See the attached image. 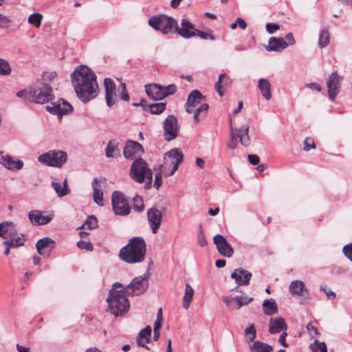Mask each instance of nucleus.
<instances>
[{
  "label": "nucleus",
  "mask_w": 352,
  "mask_h": 352,
  "mask_svg": "<svg viewBox=\"0 0 352 352\" xmlns=\"http://www.w3.org/2000/svg\"><path fill=\"white\" fill-rule=\"evenodd\" d=\"M222 300L230 310H238L241 307L250 302L253 298H249L247 295L236 296V297L223 296Z\"/></svg>",
  "instance_id": "f8f14e48"
},
{
  "label": "nucleus",
  "mask_w": 352,
  "mask_h": 352,
  "mask_svg": "<svg viewBox=\"0 0 352 352\" xmlns=\"http://www.w3.org/2000/svg\"><path fill=\"white\" fill-rule=\"evenodd\" d=\"M204 96L197 90L192 91L188 95L187 102L186 104V111L191 113L193 109L197 107L203 100Z\"/></svg>",
  "instance_id": "412c9836"
},
{
  "label": "nucleus",
  "mask_w": 352,
  "mask_h": 352,
  "mask_svg": "<svg viewBox=\"0 0 352 352\" xmlns=\"http://www.w3.org/2000/svg\"><path fill=\"white\" fill-rule=\"evenodd\" d=\"M315 148H316V145H315L314 139L311 138H309V137L306 138L305 140H304L303 150L306 151H309L311 149Z\"/></svg>",
  "instance_id": "864d4df0"
},
{
  "label": "nucleus",
  "mask_w": 352,
  "mask_h": 352,
  "mask_svg": "<svg viewBox=\"0 0 352 352\" xmlns=\"http://www.w3.org/2000/svg\"><path fill=\"white\" fill-rule=\"evenodd\" d=\"M197 32V30L195 28L194 24L186 19L182 20L180 28L177 24L175 28V32L184 38L196 36Z\"/></svg>",
  "instance_id": "2eb2a0df"
},
{
  "label": "nucleus",
  "mask_w": 352,
  "mask_h": 352,
  "mask_svg": "<svg viewBox=\"0 0 352 352\" xmlns=\"http://www.w3.org/2000/svg\"><path fill=\"white\" fill-rule=\"evenodd\" d=\"M71 78L76 95L82 102L87 103L98 96L96 75L88 67L78 66L72 73Z\"/></svg>",
  "instance_id": "f257e3e1"
},
{
  "label": "nucleus",
  "mask_w": 352,
  "mask_h": 352,
  "mask_svg": "<svg viewBox=\"0 0 352 352\" xmlns=\"http://www.w3.org/2000/svg\"><path fill=\"white\" fill-rule=\"evenodd\" d=\"M213 241L221 255L225 257H231L233 255L234 250L223 236L217 234L214 236Z\"/></svg>",
  "instance_id": "dca6fc26"
},
{
  "label": "nucleus",
  "mask_w": 352,
  "mask_h": 352,
  "mask_svg": "<svg viewBox=\"0 0 352 352\" xmlns=\"http://www.w3.org/2000/svg\"><path fill=\"white\" fill-rule=\"evenodd\" d=\"M164 140L170 142L175 140L179 133L177 119L173 115H169L163 123Z\"/></svg>",
  "instance_id": "9d476101"
},
{
  "label": "nucleus",
  "mask_w": 352,
  "mask_h": 352,
  "mask_svg": "<svg viewBox=\"0 0 352 352\" xmlns=\"http://www.w3.org/2000/svg\"><path fill=\"white\" fill-rule=\"evenodd\" d=\"M42 18L43 15L41 14L34 13L29 16L28 21L36 28H39L41 26Z\"/></svg>",
  "instance_id": "49530a36"
},
{
  "label": "nucleus",
  "mask_w": 352,
  "mask_h": 352,
  "mask_svg": "<svg viewBox=\"0 0 352 352\" xmlns=\"http://www.w3.org/2000/svg\"><path fill=\"white\" fill-rule=\"evenodd\" d=\"M52 186L59 197H64L68 193L67 179H65L63 182L61 183L59 179L55 178L52 182Z\"/></svg>",
  "instance_id": "c85d7f7f"
},
{
  "label": "nucleus",
  "mask_w": 352,
  "mask_h": 352,
  "mask_svg": "<svg viewBox=\"0 0 352 352\" xmlns=\"http://www.w3.org/2000/svg\"><path fill=\"white\" fill-rule=\"evenodd\" d=\"M144 109L148 108L152 114H160L166 109V103L160 102L149 104L144 107Z\"/></svg>",
  "instance_id": "a19ab883"
},
{
  "label": "nucleus",
  "mask_w": 352,
  "mask_h": 352,
  "mask_svg": "<svg viewBox=\"0 0 352 352\" xmlns=\"http://www.w3.org/2000/svg\"><path fill=\"white\" fill-rule=\"evenodd\" d=\"M17 230L12 221H3L0 223V236L5 239L15 237Z\"/></svg>",
  "instance_id": "393cba45"
},
{
  "label": "nucleus",
  "mask_w": 352,
  "mask_h": 352,
  "mask_svg": "<svg viewBox=\"0 0 352 352\" xmlns=\"http://www.w3.org/2000/svg\"><path fill=\"white\" fill-rule=\"evenodd\" d=\"M164 94H165L166 97L169 95L174 94L177 91V86L175 84H170L168 86L164 87Z\"/></svg>",
  "instance_id": "4d7b16f0"
},
{
  "label": "nucleus",
  "mask_w": 352,
  "mask_h": 352,
  "mask_svg": "<svg viewBox=\"0 0 352 352\" xmlns=\"http://www.w3.org/2000/svg\"><path fill=\"white\" fill-rule=\"evenodd\" d=\"M258 87L261 95L265 100H269L272 98L271 84L267 79L261 78L258 80Z\"/></svg>",
  "instance_id": "7c9ffc66"
},
{
  "label": "nucleus",
  "mask_w": 352,
  "mask_h": 352,
  "mask_svg": "<svg viewBox=\"0 0 352 352\" xmlns=\"http://www.w3.org/2000/svg\"><path fill=\"white\" fill-rule=\"evenodd\" d=\"M118 144V142L116 140H111L107 143L105 148V155L107 157H116L120 155Z\"/></svg>",
  "instance_id": "473e14b6"
},
{
  "label": "nucleus",
  "mask_w": 352,
  "mask_h": 352,
  "mask_svg": "<svg viewBox=\"0 0 352 352\" xmlns=\"http://www.w3.org/2000/svg\"><path fill=\"white\" fill-rule=\"evenodd\" d=\"M230 83V78L224 74H221L219 76L218 81L214 84V89L220 96H223L224 94L223 87Z\"/></svg>",
  "instance_id": "72a5a7b5"
},
{
  "label": "nucleus",
  "mask_w": 352,
  "mask_h": 352,
  "mask_svg": "<svg viewBox=\"0 0 352 352\" xmlns=\"http://www.w3.org/2000/svg\"><path fill=\"white\" fill-rule=\"evenodd\" d=\"M342 78L336 72H333L328 78L327 85L329 97L333 100L340 90Z\"/></svg>",
  "instance_id": "4468645a"
},
{
  "label": "nucleus",
  "mask_w": 352,
  "mask_h": 352,
  "mask_svg": "<svg viewBox=\"0 0 352 352\" xmlns=\"http://www.w3.org/2000/svg\"><path fill=\"white\" fill-rule=\"evenodd\" d=\"M288 46L283 38L271 37L268 41V45L265 50L268 52H281Z\"/></svg>",
  "instance_id": "a878e982"
},
{
  "label": "nucleus",
  "mask_w": 352,
  "mask_h": 352,
  "mask_svg": "<svg viewBox=\"0 0 352 352\" xmlns=\"http://www.w3.org/2000/svg\"><path fill=\"white\" fill-rule=\"evenodd\" d=\"M12 72V67L8 60L0 58V75L7 76Z\"/></svg>",
  "instance_id": "c03bdc74"
},
{
  "label": "nucleus",
  "mask_w": 352,
  "mask_h": 352,
  "mask_svg": "<svg viewBox=\"0 0 352 352\" xmlns=\"http://www.w3.org/2000/svg\"><path fill=\"white\" fill-rule=\"evenodd\" d=\"M250 349L252 352H271L273 351V347L271 345L260 341H255L250 346Z\"/></svg>",
  "instance_id": "4c0bfd02"
},
{
  "label": "nucleus",
  "mask_w": 352,
  "mask_h": 352,
  "mask_svg": "<svg viewBox=\"0 0 352 352\" xmlns=\"http://www.w3.org/2000/svg\"><path fill=\"white\" fill-rule=\"evenodd\" d=\"M231 138H230V142H228V146L231 149H234L236 147V145H237V143H236V136H235V134L234 133V129L232 127H231Z\"/></svg>",
  "instance_id": "052dcab7"
},
{
  "label": "nucleus",
  "mask_w": 352,
  "mask_h": 352,
  "mask_svg": "<svg viewBox=\"0 0 352 352\" xmlns=\"http://www.w3.org/2000/svg\"><path fill=\"white\" fill-rule=\"evenodd\" d=\"M193 296L194 289L189 284H186L185 292L183 297V307L185 309H188L189 308Z\"/></svg>",
  "instance_id": "ea45409f"
},
{
  "label": "nucleus",
  "mask_w": 352,
  "mask_h": 352,
  "mask_svg": "<svg viewBox=\"0 0 352 352\" xmlns=\"http://www.w3.org/2000/svg\"><path fill=\"white\" fill-rule=\"evenodd\" d=\"M198 243L204 247L207 245V240L205 236L203 235L202 232L198 235Z\"/></svg>",
  "instance_id": "774afa93"
},
{
  "label": "nucleus",
  "mask_w": 352,
  "mask_h": 352,
  "mask_svg": "<svg viewBox=\"0 0 352 352\" xmlns=\"http://www.w3.org/2000/svg\"><path fill=\"white\" fill-rule=\"evenodd\" d=\"M0 164L6 168L16 171L23 168L24 163L21 160H14L10 155H3V151H0Z\"/></svg>",
  "instance_id": "f3484780"
},
{
  "label": "nucleus",
  "mask_w": 352,
  "mask_h": 352,
  "mask_svg": "<svg viewBox=\"0 0 352 352\" xmlns=\"http://www.w3.org/2000/svg\"><path fill=\"white\" fill-rule=\"evenodd\" d=\"M54 98L52 87L45 82L41 83L30 91V100L39 104L49 102Z\"/></svg>",
  "instance_id": "6e6552de"
},
{
  "label": "nucleus",
  "mask_w": 352,
  "mask_h": 352,
  "mask_svg": "<svg viewBox=\"0 0 352 352\" xmlns=\"http://www.w3.org/2000/svg\"><path fill=\"white\" fill-rule=\"evenodd\" d=\"M263 312L267 316H272L278 311L277 305L272 298L264 300L263 303Z\"/></svg>",
  "instance_id": "e433bc0d"
},
{
  "label": "nucleus",
  "mask_w": 352,
  "mask_h": 352,
  "mask_svg": "<svg viewBox=\"0 0 352 352\" xmlns=\"http://www.w3.org/2000/svg\"><path fill=\"white\" fill-rule=\"evenodd\" d=\"M133 208L137 212H142L144 209L143 199L140 195H135L133 199Z\"/></svg>",
  "instance_id": "a18cd8bd"
},
{
  "label": "nucleus",
  "mask_w": 352,
  "mask_h": 352,
  "mask_svg": "<svg viewBox=\"0 0 352 352\" xmlns=\"http://www.w3.org/2000/svg\"><path fill=\"white\" fill-rule=\"evenodd\" d=\"M45 109L48 112L57 115L67 114L73 110L72 105L62 98L47 105Z\"/></svg>",
  "instance_id": "ddd939ff"
},
{
  "label": "nucleus",
  "mask_w": 352,
  "mask_h": 352,
  "mask_svg": "<svg viewBox=\"0 0 352 352\" xmlns=\"http://www.w3.org/2000/svg\"><path fill=\"white\" fill-rule=\"evenodd\" d=\"M144 148L139 142L127 140L124 148V156L126 159H133L137 155H141Z\"/></svg>",
  "instance_id": "6ab92c4d"
},
{
  "label": "nucleus",
  "mask_w": 352,
  "mask_h": 352,
  "mask_svg": "<svg viewBox=\"0 0 352 352\" xmlns=\"http://www.w3.org/2000/svg\"><path fill=\"white\" fill-rule=\"evenodd\" d=\"M248 126L243 129H234L235 136L239 138L241 144L245 146H248L250 144V139L248 135Z\"/></svg>",
  "instance_id": "2f4dec72"
},
{
  "label": "nucleus",
  "mask_w": 352,
  "mask_h": 352,
  "mask_svg": "<svg viewBox=\"0 0 352 352\" xmlns=\"http://www.w3.org/2000/svg\"><path fill=\"white\" fill-rule=\"evenodd\" d=\"M148 287V279L146 276L134 278L129 285L126 286V293L129 295L138 296L144 293Z\"/></svg>",
  "instance_id": "9b49d317"
},
{
  "label": "nucleus",
  "mask_w": 352,
  "mask_h": 352,
  "mask_svg": "<svg viewBox=\"0 0 352 352\" xmlns=\"http://www.w3.org/2000/svg\"><path fill=\"white\" fill-rule=\"evenodd\" d=\"M320 290L324 292L329 298L334 299L336 298V294L332 291L327 290L326 285H321Z\"/></svg>",
  "instance_id": "69168bd1"
},
{
  "label": "nucleus",
  "mask_w": 352,
  "mask_h": 352,
  "mask_svg": "<svg viewBox=\"0 0 352 352\" xmlns=\"http://www.w3.org/2000/svg\"><path fill=\"white\" fill-rule=\"evenodd\" d=\"M279 29V25L274 23H270L266 25V30L270 34H274Z\"/></svg>",
  "instance_id": "e2e57ef3"
},
{
  "label": "nucleus",
  "mask_w": 352,
  "mask_h": 352,
  "mask_svg": "<svg viewBox=\"0 0 352 352\" xmlns=\"http://www.w3.org/2000/svg\"><path fill=\"white\" fill-rule=\"evenodd\" d=\"M287 325L282 318H272L270 320L269 331L272 334L278 333L281 331H286Z\"/></svg>",
  "instance_id": "bb28decb"
},
{
  "label": "nucleus",
  "mask_w": 352,
  "mask_h": 352,
  "mask_svg": "<svg viewBox=\"0 0 352 352\" xmlns=\"http://www.w3.org/2000/svg\"><path fill=\"white\" fill-rule=\"evenodd\" d=\"M184 155L181 150L175 148L166 153L164 157V164L160 166L164 170V176L169 177L173 175L178 169L182 164Z\"/></svg>",
  "instance_id": "39448f33"
},
{
  "label": "nucleus",
  "mask_w": 352,
  "mask_h": 352,
  "mask_svg": "<svg viewBox=\"0 0 352 352\" xmlns=\"http://www.w3.org/2000/svg\"><path fill=\"white\" fill-rule=\"evenodd\" d=\"M151 327L150 326H147L144 329H142L137 337L138 345L140 346L145 347L146 349H149V348L146 346V344L148 343L151 339Z\"/></svg>",
  "instance_id": "cd10ccee"
},
{
  "label": "nucleus",
  "mask_w": 352,
  "mask_h": 352,
  "mask_svg": "<svg viewBox=\"0 0 352 352\" xmlns=\"http://www.w3.org/2000/svg\"><path fill=\"white\" fill-rule=\"evenodd\" d=\"M98 226V221L97 219L94 216H90L88 217L85 223L82 226L83 229H94Z\"/></svg>",
  "instance_id": "09e8293b"
},
{
  "label": "nucleus",
  "mask_w": 352,
  "mask_h": 352,
  "mask_svg": "<svg viewBox=\"0 0 352 352\" xmlns=\"http://www.w3.org/2000/svg\"><path fill=\"white\" fill-rule=\"evenodd\" d=\"M26 241V237L24 234H21V236L9 238L3 242V245L8 248H16L24 245Z\"/></svg>",
  "instance_id": "f704fd0d"
},
{
  "label": "nucleus",
  "mask_w": 352,
  "mask_h": 352,
  "mask_svg": "<svg viewBox=\"0 0 352 352\" xmlns=\"http://www.w3.org/2000/svg\"><path fill=\"white\" fill-rule=\"evenodd\" d=\"M67 160L66 152L60 150H51L43 153L38 157V161L47 166L60 168Z\"/></svg>",
  "instance_id": "0eeeda50"
},
{
  "label": "nucleus",
  "mask_w": 352,
  "mask_h": 352,
  "mask_svg": "<svg viewBox=\"0 0 352 352\" xmlns=\"http://www.w3.org/2000/svg\"><path fill=\"white\" fill-rule=\"evenodd\" d=\"M196 36H198L199 37L201 38L202 39H205V40H207V39H210L212 41L214 40V36H212V34L198 30H197Z\"/></svg>",
  "instance_id": "680f3d73"
},
{
  "label": "nucleus",
  "mask_w": 352,
  "mask_h": 352,
  "mask_svg": "<svg viewBox=\"0 0 352 352\" xmlns=\"http://www.w3.org/2000/svg\"><path fill=\"white\" fill-rule=\"evenodd\" d=\"M164 173L163 167H162L161 166L159 165L158 172L155 174V182H154V184H153V186L156 189H159V188L162 184V173Z\"/></svg>",
  "instance_id": "de8ad7c7"
},
{
  "label": "nucleus",
  "mask_w": 352,
  "mask_h": 352,
  "mask_svg": "<svg viewBox=\"0 0 352 352\" xmlns=\"http://www.w3.org/2000/svg\"><path fill=\"white\" fill-rule=\"evenodd\" d=\"M12 21L6 16L0 14V28L8 29L11 26Z\"/></svg>",
  "instance_id": "603ef678"
},
{
  "label": "nucleus",
  "mask_w": 352,
  "mask_h": 352,
  "mask_svg": "<svg viewBox=\"0 0 352 352\" xmlns=\"http://www.w3.org/2000/svg\"><path fill=\"white\" fill-rule=\"evenodd\" d=\"M104 85L105 87V94L107 93H115L116 85L113 81L109 78H106L104 80Z\"/></svg>",
  "instance_id": "3c124183"
},
{
  "label": "nucleus",
  "mask_w": 352,
  "mask_h": 352,
  "mask_svg": "<svg viewBox=\"0 0 352 352\" xmlns=\"http://www.w3.org/2000/svg\"><path fill=\"white\" fill-rule=\"evenodd\" d=\"M148 24L155 30L160 31L164 34H167L170 32H175L177 21L171 16L160 14L151 17L148 20Z\"/></svg>",
  "instance_id": "423d86ee"
},
{
  "label": "nucleus",
  "mask_w": 352,
  "mask_h": 352,
  "mask_svg": "<svg viewBox=\"0 0 352 352\" xmlns=\"http://www.w3.org/2000/svg\"><path fill=\"white\" fill-rule=\"evenodd\" d=\"M107 302L108 303L107 311L116 317L124 316L130 307L129 300L124 292V287L120 283L113 285L112 289L109 292Z\"/></svg>",
  "instance_id": "f03ea898"
},
{
  "label": "nucleus",
  "mask_w": 352,
  "mask_h": 352,
  "mask_svg": "<svg viewBox=\"0 0 352 352\" xmlns=\"http://www.w3.org/2000/svg\"><path fill=\"white\" fill-rule=\"evenodd\" d=\"M56 76V73L55 72H45L42 75V78L45 83L50 82L53 80Z\"/></svg>",
  "instance_id": "6e6d98bb"
},
{
  "label": "nucleus",
  "mask_w": 352,
  "mask_h": 352,
  "mask_svg": "<svg viewBox=\"0 0 352 352\" xmlns=\"http://www.w3.org/2000/svg\"><path fill=\"white\" fill-rule=\"evenodd\" d=\"M245 333L248 336V342H252L256 338V330L253 324H250L245 330Z\"/></svg>",
  "instance_id": "8fccbe9b"
},
{
  "label": "nucleus",
  "mask_w": 352,
  "mask_h": 352,
  "mask_svg": "<svg viewBox=\"0 0 352 352\" xmlns=\"http://www.w3.org/2000/svg\"><path fill=\"white\" fill-rule=\"evenodd\" d=\"M28 218L33 225L40 226L45 225L50 222L52 219V216H44L39 210H31L28 213Z\"/></svg>",
  "instance_id": "b1692460"
},
{
  "label": "nucleus",
  "mask_w": 352,
  "mask_h": 352,
  "mask_svg": "<svg viewBox=\"0 0 352 352\" xmlns=\"http://www.w3.org/2000/svg\"><path fill=\"white\" fill-rule=\"evenodd\" d=\"M130 176L139 184H142L147 179L146 188L151 187L153 182V173L146 162L142 158L139 157L134 160L131 166Z\"/></svg>",
  "instance_id": "20e7f679"
},
{
  "label": "nucleus",
  "mask_w": 352,
  "mask_h": 352,
  "mask_svg": "<svg viewBox=\"0 0 352 352\" xmlns=\"http://www.w3.org/2000/svg\"><path fill=\"white\" fill-rule=\"evenodd\" d=\"M91 185L94 190L93 197L94 201L99 206H103V192L100 189V186L96 178L94 179Z\"/></svg>",
  "instance_id": "c9c22d12"
},
{
  "label": "nucleus",
  "mask_w": 352,
  "mask_h": 352,
  "mask_svg": "<svg viewBox=\"0 0 352 352\" xmlns=\"http://www.w3.org/2000/svg\"><path fill=\"white\" fill-rule=\"evenodd\" d=\"M121 87H122V92L120 94V98L124 101H128L129 100V96L126 91L125 84L122 83Z\"/></svg>",
  "instance_id": "0e129e2a"
},
{
  "label": "nucleus",
  "mask_w": 352,
  "mask_h": 352,
  "mask_svg": "<svg viewBox=\"0 0 352 352\" xmlns=\"http://www.w3.org/2000/svg\"><path fill=\"white\" fill-rule=\"evenodd\" d=\"M147 217L152 232L157 233L162 223V212L156 207H152L147 210Z\"/></svg>",
  "instance_id": "a211bd4d"
},
{
  "label": "nucleus",
  "mask_w": 352,
  "mask_h": 352,
  "mask_svg": "<svg viewBox=\"0 0 352 352\" xmlns=\"http://www.w3.org/2000/svg\"><path fill=\"white\" fill-rule=\"evenodd\" d=\"M329 33L327 28H324L319 36L318 45L320 48L327 47L329 43Z\"/></svg>",
  "instance_id": "79ce46f5"
},
{
  "label": "nucleus",
  "mask_w": 352,
  "mask_h": 352,
  "mask_svg": "<svg viewBox=\"0 0 352 352\" xmlns=\"http://www.w3.org/2000/svg\"><path fill=\"white\" fill-rule=\"evenodd\" d=\"M105 100L107 106L111 107L115 104V93L105 94Z\"/></svg>",
  "instance_id": "bf43d9fd"
},
{
  "label": "nucleus",
  "mask_w": 352,
  "mask_h": 352,
  "mask_svg": "<svg viewBox=\"0 0 352 352\" xmlns=\"http://www.w3.org/2000/svg\"><path fill=\"white\" fill-rule=\"evenodd\" d=\"M309 348L312 352H327V347L324 342H318L316 340L311 344Z\"/></svg>",
  "instance_id": "37998d69"
},
{
  "label": "nucleus",
  "mask_w": 352,
  "mask_h": 352,
  "mask_svg": "<svg viewBox=\"0 0 352 352\" xmlns=\"http://www.w3.org/2000/svg\"><path fill=\"white\" fill-rule=\"evenodd\" d=\"M112 207L117 215L124 216L129 214L131 208L128 200L123 193L120 191H114L111 197Z\"/></svg>",
  "instance_id": "1a4fd4ad"
},
{
  "label": "nucleus",
  "mask_w": 352,
  "mask_h": 352,
  "mask_svg": "<svg viewBox=\"0 0 352 352\" xmlns=\"http://www.w3.org/2000/svg\"><path fill=\"white\" fill-rule=\"evenodd\" d=\"M146 252V243L143 238L133 237L119 252L120 259L127 263H141L144 260Z\"/></svg>",
  "instance_id": "7ed1b4c3"
},
{
  "label": "nucleus",
  "mask_w": 352,
  "mask_h": 352,
  "mask_svg": "<svg viewBox=\"0 0 352 352\" xmlns=\"http://www.w3.org/2000/svg\"><path fill=\"white\" fill-rule=\"evenodd\" d=\"M55 242L49 237L39 239L36 244L38 253L42 256H49L54 248Z\"/></svg>",
  "instance_id": "aec40b11"
},
{
  "label": "nucleus",
  "mask_w": 352,
  "mask_h": 352,
  "mask_svg": "<svg viewBox=\"0 0 352 352\" xmlns=\"http://www.w3.org/2000/svg\"><path fill=\"white\" fill-rule=\"evenodd\" d=\"M231 278L239 285H247L252 278V273L243 268H238L231 274Z\"/></svg>",
  "instance_id": "5701e85b"
},
{
  "label": "nucleus",
  "mask_w": 352,
  "mask_h": 352,
  "mask_svg": "<svg viewBox=\"0 0 352 352\" xmlns=\"http://www.w3.org/2000/svg\"><path fill=\"white\" fill-rule=\"evenodd\" d=\"M208 107V104L203 103L193 109V119L195 122H199L202 118L206 116Z\"/></svg>",
  "instance_id": "58836bf2"
},
{
  "label": "nucleus",
  "mask_w": 352,
  "mask_h": 352,
  "mask_svg": "<svg viewBox=\"0 0 352 352\" xmlns=\"http://www.w3.org/2000/svg\"><path fill=\"white\" fill-rule=\"evenodd\" d=\"M289 289L292 295L296 296H302L304 292L308 293V289L305 287L304 283L298 280L292 281Z\"/></svg>",
  "instance_id": "c756f323"
},
{
  "label": "nucleus",
  "mask_w": 352,
  "mask_h": 352,
  "mask_svg": "<svg viewBox=\"0 0 352 352\" xmlns=\"http://www.w3.org/2000/svg\"><path fill=\"white\" fill-rule=\"evenodd\" d=\"M248 159L252 165H257L260 162V158L256 155H248Z\"/></svg>",
  "instance_id": "338daca9"
},
{
  "label": "nucleus",
  "mask_w": 352,
  "mask_h": 352,
  "mask_svg": "<svg viewBox=\"0 0 352 352\" xmlns=\"http://www.w3.org/2000/svg\"><path fill=\"white\" fill-rule=\"evenodd\" d=\"M343 252L345 256L352 261V243L347 244L343 247Z\"/></svg>",
  "instance_id": "13d9d810"
},
{
  "label": "nucleus",
  "mask_w": 352,
  "mask_h": 352,
  "mask_svg": "<svg viewBox=\"0 0 352 352\" xmlns=\"http://www.w3.org/2000/svg\"><path fill=\"white\" fill-rule=\"evenodd\" d=\"M77 246L81 250L87 251H92L94 249L93 245L89 241L80 240L77 243Z\"/></svg>",
  "instance_id": "5fc2aeb1"
},
{
  "label": "nucleus",
  "mask_w": 352,
  "mask_h": 352,
  "mask_svg": "<svg viewBox=\"0 0 352 352\" xmlns=\"http://www.w3.org/2000/svg\"><path fill=\"white\" fill-rule=\"evenodd\" d=\"M145 89L148 96L153 100H160L166 98L163 86L159 84L147 85L145 86Z\"/></svg>",
  "instance_id": "4be33fe9"
}]
</instances>
